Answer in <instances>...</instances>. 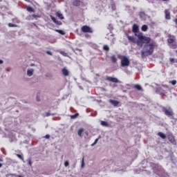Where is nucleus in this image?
<instances>
[{
    "label": "nucleus",
    "mask_w": 177,
    "mask_h": 177,
    "mask_svg": "<svg viewBox=\"0 0 177 177\" xmlns=\"http://www.w3.org/2000/svg\"><path fill=\"white\" fill-rule=\"evenodd\" d=\"M76 50H77L78 52H82V49H80V48H76Z\"/></svg>",
    "instance_id": "nucleus-41"
},
{
    "label": "nucleus",
    "mask_w": 177,
    "mask_h": 177,
    "mask_svg": "<svg viewBox=\"0 0 177 177\" xmlns=\"http://www.w3.org/2000/svg\"><path fill=\"white\" fill-rule=\"evenodd\" d=\"M134 88L136 89H137V91H143V89L142 88V86L140 85H139V84H136L134 86Z\"/></svg>",
    "instance_id": "nucleus-22"
},
{
    "label": "nucleus",
    "mask_w": 177,
    "mask_h": 177,
    "mask_svg": "<svg viewBox=\"0 0 177 177\" xmlns=\"http://www.w3.org/2000/svg\"><path fill=\"white\" fill-rule=\"evenodd\" d=\"M144 15H145V12H140V16L142 17V16H144Z\"/></svg>",
    "instance_id": "nucleus-40"
},
{
    "label": "nucleus",
    "mask_w": 177,
    "mask_h": 177,
    "mask_svg": "<svg viewBox=\"0 0 177 177\" xmlns=\"http://www.w3.org/2000/svg\"><path fill=\"white\" fill-rule=\"evenodd\" d=\"M170 48H171V49H176L177 45L175 44H171V45L170 46Z\"/></svg>",
    "instance_id": "nucleus-28"
},
{
    "label": "nucleus",
    "mask_w": 177,
    "mask_h": 177,
    "mask_svg": "<svg viewBox=\"0 0 177 177\" xmlns=\"http://www.w3.org/2000/svg\"><path fill=\"white\" fill-rule=\"evenodd\" d=\"M55 32H59V34H61V35H66V32H64V31H63L62 30L55 29Z\"/></svg>",
    "instance_id": "nucleus-19"
},
{
    "label": "nucleus",
    "mask_w": 177,
    "mask_h": 177,
    "mask_svg": "<svg viewBox=\"0 0 177 177\" xmlns=\"http://www.w3.org/2000/svg\"><path fill=\"white\" fill-rule=\"evenodd\" d=\"M103 50L109 51V50H110V47H109V46H107V45H104L103 46Z\"/></svg>",
    "instance_id": "nucleus-25"
},
{
    "label": "nucleus",
    "mask_w": 177,
    "mask_h": 177,
    "mask_svg": "<svg viewBox=\"0 0 177 177\" xmlns=\"http://www.w3.org/2000/svg\"><path fill=\"white\" fill-rule=\"evenodd\" d=\"M55 15L57 17H59V19H60V20H63L64 19L63 14H62L60 12H57Z\"/></svg>",
    "instance_id": "nucleus-16"
},
{
    "label": "nucleus",
    "mask_w": 177,
    "mask_h": 177,
    "mask_svg": "<svg viewBox=\"0 0 177 177\" xmlns=\"http://www.w3.org/2000/svg\"><path fill=\"white\" fill-rule=\"evenodd\" d=\"M3 165L2 163H0V168H2Z\"/></svg>",
    "instance_id": "nucleus-44"
},
{
    "label": "nucleus",
    "mask_w": 177,
    "mask_h": 177,
    "mask_svg": "<svg viewBox=\"0 0 177 177\" xmlns=\"http://www.w3.org/2000/svg\"><path fill=\"white\" fill-rule=\"evenodd\" d=\"M162 111L165 113V115H168V117L174 115V112H172V110L167 109L165 107L162 108Z\"/></svg>",
    "instance_id": "nucleus-8"
},
{
    "label": "nucleus",
    "mask_w": 177,
    "mask_h": 177,
    "mask_svg": "<svg viewBox=\"0 0 177 177\" xmlns=\"http://www.w3.org/2000/svg\"><path fill=\"white\" fill-rule=\"evenodd\" d=\"M151 167L153 169L154 172H160V171L162 170V167L158 164L151 162Z\"/></svg>",
    "instance_id": "nucleus-5"
},
{
    "label": "nucleus",
    "mask_w": 177,
    "mask_h": 177,
    "mask_svg": "<svg viewBox=\"0 0 177 177\" xmlns=\"http://www.w3.org/2000/svg\"><path fill=\"white\" fill-rule=\"evenodd\" d=\"M176 53H177V50H176Z\"/></svg>",
    "instance_id": "nucleus-49"
},
{
    "label": "nucleus",
    "mask_w": 177,
    "mask_h": 177,
    "mask_svg": "<svg viewBox=\"0 0 177 177\" xmlns=\"http://www.w3.org/2000/svg\"><path fill=\"white\" fill-rule=\"evenodd\" d=\"M2 63H3V61L0 59V64H2Z\"/></svg>",
    "instance_id": "nucleus-45"
},
{
    "label": "nucleus",
    "mask_w": 177,
    "mask_h": 177,
    "mask_svg": "<svg viewBox=\"0 0 177 177\" xmlns=\"http://www.w3.org/2000/svg\"><path fill=\"white\" fill-rule=\"evenodd\" d=\"M169 62H171V63H172L173 62H175V59L169 58Z\"/></svg>",
    "instance_id": "nucleus-38"
},
{
    "label": "nucleus",
    "mask_w": 177,
    "mask_h": 177,
    "mask_svg": "<svg viewBox=\"0 0 177 177\" xmlns=\"http://www.w3.org/2000/svg\"><path fill=\"white\" fill-rule=\"evenodd\" d=\"M132 32L137 37V45L138 46H143V44H149L151 41V38L143 35V32L139 31V26L138 24H134L132 26Z\"/></svg>",
    "instance_id": "nucleus-1"
},
{
    "label": "nucleus",
    "mask_w": 177,
    "mask_h": 177,
    "mask_svg": "<svg viewBox=\"0 0 177 177\" xmlns=\"http://www.w3.org/2000/svg\"><path fill=\"white\" fill-rule=\"evenodd\" d=\"M0 162H3V159L2 158H0Z\"/></svg>",
    "instance_id": "nucleus-43"
},
{
    "label": "nucleus",
    "mask_w": 177,
    "mask_h": 177,
    "mask_svg": "<svg viewBox=\"0 0 177 177\" xmlns=\"http://www.w3.org/2000/svg\"><path fill=\"white\" fill-rule=\"evenodd\" d=\"M145 44L144 46L143 50L141 51L142 57H146V56H150L153 55V52H154L155 45L154 43H143ZM142 44V45H143Z\"/></svg>",
    "instance_id": "nucleus-2"
},
{
    "label": "nucleus",
    "mask_w": 177,
    "mask_h": 177,
    "mask_svg": "<svg viewBox=\"0 0 177 177\" xmlns=\"http://www.w3.org/2000/svg\"><path fill=\"white\" fill-rule=\"evenodd\" d=\"M47 55H50V56H52V52L48 50L46 51Z\"/></svg>",
    "instance_id": "nucleus-37"
},
{
    "label": "nucleus",
    "mask_w": 177,
    "mask_h": 177,
    "mask_svg": "<svg viewBox=\"0 0 177 177\" xmlns=\"http://www.w3.org/2000/svg\"><path fill=\"white\" fill-rule=\"evenodd\" d=\"M32 17H34V19H38L39 18V15H35V14H32Z\"/></svg>",
    "instance_id": "nucleus-30"
},
{
    "label": "nucleus",
    "mask_w": 177,
    "mask_h": 177,
    "mask_svg": "<svg viewBox=\"0 0 177 177\" xmlns=\"http://www.w3.org/2000/svg\"><path fill=\"white\" fill-rule=\"evenodd\" d=\"M168 44H174L175 42V36L171 35H169V39H167Z\"/></svg>",
    "instance_id": "nucleus-12"
},
{
    "label": "nucleus",
    "mask_w": 177,
    "mask_h": 177,
    "mask_svg": "<svg viewBox=\"0 0 177 177\" xmlns=\"http://www.w3.org/2000/svg\"><path fill=\"white\" fill-rule=\"evenodd\" d=\"M62 71L63 75H64L65 77H68V70H67V68H62Z\"/></svg>",
    "instance_id": "nucleus-15"
},
{
    "label": "nucleus",
    "mask_w": 177,
    "mask_h": 177,
    "mask_svg": "<svg viewBox=\"0 0 177 177\" xmlns=\"http://www.w3.org/2000/svg\"><path fill=\"white\" fill-rule=\"evenodd\" d=\"M8 27H17V25L15 24L9 23Z\"/></svg>",
    "instance_id": "nucleus-27"
},
{
    "label": "nucleus",
    "mask_w": 177,
    "mask_h": 177,
    "mask_svg": "<svg viewBox=\"0 0 177 177\" xmlns=\"http://www.w3.org/2000/svg\"><path fill=\"white\" fill-rule=\"evenodd\" d=\"M73 5H74V6H80V5H81V1L74 0Z\"/></svg>",
    "instance_id": "nucleus-17"
},
{
    "label": "nucleus",
    "mask_w": 177,
    "mask_h": 177,
    "mask_svg": "<svg viewBox=\"0 0 177 177\" xmlns=\"http://www.w3.org/2000/svg\"><path fill=\"white\" fill-rule=\"evenodd\" d=\"M174 23L176 24L177 26V18H176L174 20Z\"/></svg>",
    "instance_id": "nucleus-42"
},
{
    "label": "nucleus",
    "mask_w": 177,
    "mask_h": 177,
    "mask_svg": "<svg viewBox=\"0 0 177 177\" xmlns=\"http://www.w3.org/2000/svg\"><path fill=\"white\" fill-rule=\"evenodd\" d=\"M149 27L147 26V25H143L141 28L142 31L146 32L147 31Z\"/></svg>",
    "instance_id": "nucleus-23"
},
{
    "label": "nucleus",
    "mask_w": 177,
    "mask_h": 177,
    "mask_svg": "<svg viewBox=\"0 0 177 177\" xmlns=\"http://www.w3.org/2000/svg\"><path fill=\"white\" fill-rule=\"evenodd\" d=\"M158 136H159L161 139H167V138L168 140L170 142V143H171V145L176 146V140L175 139V136H174V134H172V133H169L167 136L162 132H158Z\"/></svg>",
    "instance_id": "nucleus-3"
},
{
    "label": "nucleus",
    "mask_w": 177,
    "mask_h": 177,
    "mask_svg": "<svg viewBox=\"0 0 177 177\" xmlns=\"http://www.w3.org/2000/svg\"><path fill=\"white\" fill-rule=\"evenodd\" d=\"M33 73H34L33 69H30V70L29 69L27 71V75H28V77H31Z\"/></svg>",
    "instance_id": "nucleus-21"
},
{
    "label": "nucleus",
    "mask_w": 177,
    "mask_h": 177,
    "mask_svg": "<svg viewBox=\"0 0 177 177\" xmlns=\"http://www.w3.org/2000/svg\"><path fill=\"white\" fill-rule=\"evenodd\" d=\"M109 102L113 106H115V107H117V106H118V104H120V102H118L117 100H109Z\"/></svg>",
    "instance_id": "nucleus-13"
},
{
    "label": "nucleus",
    "mask_w": 177,
    "mask_h": 177,
    "mask_svg": "<svg viewBox=\"0 0 177 177\" xmlns=\"http://www.w3.org/2000/svg\"><path fill=\"white\" fill-rule=\"evenodd\" d=\"M28 164L31 167L32 165V162L31 161V158L28 159Z\"/></svg>",
    "instance_id": "nucleus-29"
},
{
    "label": "nucleus",
    "mask_w": 177,
    "mask_h": 177,
    "mask_svg": "<svg viewBox=\"0 0 177 177\" xmlns=\"http://www.w3.org/2000/svg\"><path fill=\"white\" fill-rule=\"evenodd\" d=\"M84 131L85 130L84 129V128L79 129L78 131H77L78 136H80V138H82V133H84Z\"/></svg>",
    "instance_id": "nucleus-14"
},
{
    "label": "nucleus",
    "mask_w": 177,
    "mask_h": 177,
    "mask_svg": "<svg viewBox=\"0 0 177 177\" xmlns=\"http://www.w3.org/2000/svg\"><path fill=\"white\" fill-rule=\"evenodd\" d=\"M171 85H176V80H172L171 82Z\"/></svg>",
    "instance_id": "nucleus-34"
},
{
    "label": "nucleus",
    "mask_w": 177,
    "mask_h": 177,
    "mask_svg": "<svg viewBox=\"0 0 177 177\" xmlns=\"http://www.w3.org/2000/svg\"><path fill=\"white\" fill-rule=\"evenodd\" d=\"M101 125L102 127H109V123L106 121H101Z\"/></svg>",
    "instance_id": "nucleus-24"
},
{
    "label": "nucleus",
    "mask_w": 177,
    "mask_h": 177,
    "mask_svg": "<svg viewBox=\"0 0 177 177\" xmlns=\"http://www.w3.org/2000/svg\"><path fill=\"white\" fill-rule=\"evenodd\" d=\"M162 1H167V0H162Z\"/></svg>",
    "instance_id": "nucleus-50"
},
{
    "label": "nucleus",
    "mask_w": 177,
    "mask_h": 177,
    "mask_svg": "<svg viewBox=\"0 0 177 177\" xmlns=\"http://www.w3.org/2000/svg\"><path fill=\"white\" fill-rule=\"evenodd\" d=\"M81 31L82 32H90L91 34H92V32H93V30H92V28H91V27H89L88 26H83L81 28Z\"/></svg>",
    "instance_id": "nucleus-6"
},
{
    "label": "nucleus",
    "mask_w": 177,
    "mask_h": 177,
    "mask_svg": "<svg viewBox=\"0 0 177 177\" xmlns=\"http://www.w3.org/2000/svg\"><path fill=\"white\" fill-rule=\"evenodd\" d=\"M106 81H109V82H113L114 84H118L120 81L116 77H113L110 76H106L105 77Z\"/></svg>",
    "instance_id": "nucleus-7"
},
{
    "label": "nucleus",
    "mask_w": 177,
    "mask_h": 177,
    "mask_svg": "<svg viewBox=\"0 0 177 177\" xmlns=\"http://www.w3.org/2000/svg\"><path fill=\"white\" fill-rule=\"evenodd\" d=\"M37 101L39 102V97H37Z\"/></svg>",
    "instance_id": "nucleus-46"
},
{
    "label": "nucleus",
    "mask_w": 177,
    "mask_h": 177,
    "mask_svg": "<svg viewBox=\"0 0 177 177\" xmlns=\"http://www.w3.org/2000/svg\"><path fill=\"white\" fill-rule=\"evenodd\" d=\"M97 142H99V138H96L94 142L91 145V146H95V145H96Z\"/></svg>",
    "instance_id": "nucleus-32"
},
{
    "label": "nucleus",
    "mask_w": 177,
    "mask_h": 177,
    "mask_svg": "<svg viewBox=\"0 0 177 177\" xmlns=\"http://www.w3.org/2000/svg\"><path fill=\"white\" fill-rule=\"evenodd\" d=\"M84 165H85V162H84V158H83L82 160V168H84Z\"/></svg>",
    "instance_id": "nucleus-35"
},
{
    "label": "nucleus",
    "mask_w": 177,
    "mask_h": 177,
    "mask_svg": "<svg viewBox=\"0 0 177 177\" xmlns=\"http://www.w3.org/2000/svg\"><path fill=\"white\" fill-rule=\"evenodd\" d=\"M17 157H18V158H19L22 161H24V158L21 155L18 153V154H17Z\"/></svg>",
    "instance_id": "nucleus-26"
},
{
    "label": "nucleus",
    "mask_w": 177,
    "mask_h": 177,
    "mask_svg": "<svg viewBox=\"0 0 177 177\" xmlns=\"http://www.w3.org/2000/svg\"><path fill=\"white\" fill-rule=\"evenodd\" d=\"M160 95H164V93H160Z\"/></svg>",
    "instance_id": "nucleus-47"
},
{
    "label": "nucleus",
    "mask_w": 177,
    "mask_h": 177,
    "mask_svg": "<svg viewBox=\"0 0 177 177\" xmlns=\"http://www.w3.org/2000/svg\"><path fill=\"white\" fill-rule=\"evenodd\" d=\"M13 176H16V177H24L23 176L21 175H17L16 176V174H12Z\"/></svg>",
    "instance_id": "nucleus-39"
},
{
    "label": "nucleus",
    "mask_w": 177,
    "mask_h": 177,
    "mask_svg": "<svg viewBox=\"0 0 177 177\" xmlns=\"http://www.w3.org/2000/svg\"><path fill=\"white\" fill-rule=\"evenodd\" d=\"M47 115H50V113H47Z\"/></svg>",
    "instance_id": "nucleus-48"
},
{
    "label": "nucleus",
    "mask_w": 177,
    "mask_h": 177,
    "mask_svg": "<svg viewBox=\"0 0 177 177\" xmlns=\"http://www.w3.org/2000/svg\"><path fill=\"white\" fill-rule=\"evenodd\" d=\"M44 138H45L46 139H50V136L49 134H46V135L44 136Z\"/></svg>",
    "instance_id": "nucleus-36"
},
{
    "label": "nucleus",
    "mask_w": 177,
    "mask_h": 177,
    "mask_svg": "<svg viewBox=\"0 0 177 177\" xmlns=\"http://www.w3.org/2000/svg\"><path fill=\"white\" fill-rule=\"evenodd\" d=\"M176 17H177V15H176Z\"/></svg>",
    "instance_id": "nucleus-51"
},
{
    "label": "nucleus",
    "mask_w": 177,
    "mask_h": 177,
    "mask_svg": "<svg viewBox=\"0 0 177 177\" xmlns=\"http://www.w3.org/2000/svg\"><path fill=\"white\" fill-rule=\"evenodd\" d=\"M77 117H78V113H75V115H71V118L74 119L77 118Z\"/></svg>",
    "instance_id": "nucleus-31"
},
{
    "label": "nucleus",
    "mask_w": 177,
    "mask_h": 177,
    "mask_svg": "<svg viewBox=\"0 0 177 177\" xmlns=\"http://www.w3.org/2000/svg\"><path fill=\"white\" fill-rule=\"evenodd\" d=\"M26 10H27L28 12H35V10H34V8H32V7H31V6H27V7H26Z\"/></svg>",
    "instance_id": "nucleus-18"
},
{
    "label": "nucleus",
    "mask_w": 177,
    "mask_h": 177,
    "mask_svg": "<svg viewBox=\"0 0 177 177\" xmlns=\"http://www.w3.org/2000/svg\"><path fill=\"white\" fill-rule=\"evenodd\" d=\"M69 165H70V162H68V160H66L64 162L65 167H68Z\"/></svg>",
    "instance_id": "nucleus-33"
},
{
    "label": "nucleus",
    "mask_w": 177,
    "mask_h": 177,
    "mask_svg": "<svg viewBox=\"0 0 177 177\" xmlns=\"http://www.w3.org/2000/svg\"><path fill=\"white\" fill-rule=\"evenodd\" d=\"M165 18L166 20H171V11L169 9L165 10Z\"/></svg>",
    "instance_id": "nucleus-9"
},
{
    "label": "nucleus",
    "mask_w": 177,
    "mask_h": 177,
    "mask_svg": "<svg viewBox=\"0 0 177 177\" xmlns=\"http://www.w3.org/2000/svg\"><path fill=\"white\" fill-rule=\"evenodd\" d=\"M50 17L51 20H53V23L57 24V26H62V21H57V19H56L55 18V17H53L52 15H50Z\"/></svg>",
    "instance_id": "nucleus-11"
},
{
    "label": "nucleus",
    "mask_w": 177,
    "mask_h": 177,
    "mask_svg": "<svg viewBox=\"0 0 177 177\" xmlns=\"http://www.w3.org/2000/svg\"><path fill=\"white\" fill-rule=\"evenodd\" d=\"M118 59H120V64L122 67H128L131 62L129 59L125 55H118Z\"/></svg>",
    "instance_id": "nucleus-4"
},
{
    "label": "nucleus",
    "mask_w": 177,
    "mask_h": 177,
    "mask_svg": "<svg viewBox=\"0 0 177 177\" xmlns=\"http://www.w3.org/2000/svg\"><path fill=\"white\" fill-rule=\"evenodd\" d=\"M111 60L112 63H117V57H115V55H112L111 57Z\"/></svg>",
    "instance_id": "nucleus-20"
},
{
    "label": "nucleus",
    "mask_w": 177,
    "mask_h": 177,
    "mask_svg": "<svg viewBox=\"0 0 177 177\" xmlns=\"http://www.w3.org/2000/svg\"><path fill=\"white\" fill-rule=\"evenodd\" d=\"M127 39L129 42H131L132 44H136V45H138V41H136V38H135V37L128 35Z\"/></svg>",
    "instance_id": "nucleus-10"
}]
</instances>
